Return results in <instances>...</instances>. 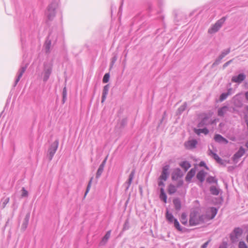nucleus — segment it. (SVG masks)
<instances>
[{
  "mask_svg": "<svg viewBox=\"0 0 248 248\" xmlns=\"http://www.w3.org/2000/svg\"><path fill=\"white\" fill-rule=\"evenodd\" d=\"M58 7V3L53 0L48 6L46 15L48 20L51 21L56 16V9Z\"/></svg>",
  "mask_w": 248,
  "mask_h": 248,
  "instance_id": "nucleus-1",
  "label": "nucleus"
},
{
  "mask_svg": "<svg viewBox=\"0 0 248 248\" xmlns=\"http://www.w3.org/2000/svg\"><path fill=\"white\" fill-rule=\"evenodd\" d=\"M53 65L50 62H44L43 64V81L46 82L52 73Z\"/></svg>",
  "mask_w": 248,
  "mask_h": 248,
  "instance_id": "nucleus-2",
  "label": "nucleus"
},
{
  "mask_svg": "<svg viewBox=\"0 0 248 248\" xmlns=\"http://www.w3.org/2000/svg\"><path fill=\"white\" fill-rule=\"evenodd\" d=\"M227 19V17L223 16L218 20H217L212 27L208 30V33L210 34L214 33L218 31L222 27L224 22Z\"/></svg>",
  "mask_w": 248,
  "mask_h": 248,
  "instance_id": "nucleus-3",
  "label": "nucleus"
},
{
  "mask_svg": "<svg viewBox=\"0 0 248 248\" xmlns=\"http://www.w3.org/2000/svg\"><path fill=\"white\" fill-rule=\"evenodd\" d=\"M58 146L59 140H56L50 145V147H49L47 151V156L49 161L52 159L54 155L58 149Z\"/></svg>",
  "mask_w": 248,
  "mask_h": 248,
  "instance_id": "nucleus-4",
  "label": "nucleus"
},
{
  "mask_svg": "<svg viewBox=\"0 0 248 248\" xmlns=\"http://www.w3.org/2000/svg\"><path fill=\"white\" fill-rule=\"evenodd\" d=\"M243 233V230L239 228H235L233 231L230 233V238L232 243L238 242V238L241 236Z\"/></svg>",
  "mask_w": 248,
  "mask_h": 248,
  "instance_id": "nucleus-5",
  "label": "nucleus"
},
{
  "mask_svg": "<svg viewBox=\"0 0 248 248\" xmlns=\"http://www.w3.org/2000/svg\"><path fill=\"white\" fill-rule=\"evenodd\" d=\"M245 149L242 146H241L238 151L232 157V161L235 163H237L238 162L239 159L245 154Z\"/></svg>",
  "mask_w": 248,
  "mask_h": 248,
  "instance_id": "nucleus-6",
  "label": "nucleus"
},
{
  "mask_svg": "<svg viewBox=\"0 0 248 248\" xmlns=\"http://www.w3.org/2000/svg\"><path fill=\"white\" fill-rule=\"evenodd\" d=\"M197 214L198 213L197 212H194L190 214L189 219V224L190 226H195L199 224Z\"/></svg>",
  "mask_w": 248,
  "mask_h": 248,
  "instance_id": "nucleus-7",
  "label": "nucleus"
},
{
  "mask_svg": "<svg viewBox=\"0 0 248 248\" xmlns=\"http://www.w3.org/2000/svg\"><path fill=\"white\" fill-rule=\"evenodd\" d=\"M213 123V122H211V120L210 119V117L206 115L201 120V121L198 124L197 126L198 127H202L204 126L212 124Z\"/></svg>",
  "mask_w": 248,
  "mask_h": 248,
  "instance_id": "nucleus-8",
  "label": "nucleus"
},
{
  "mask_svg": "<svg viewBox=\"0 0 248 248\" xmlns=\"http://www.w3.org/2000/svg\"><path fill=\"white\" fill-rule=\"evenodd\" d=\"M28 64H26L25 66L21 67V68L19 69L18 72V75L15 81V83L14 85V87H16L17 85V83L19 81L21 78L22 77L23 74L25 72L27 67H28Z\"/></svg>",
  "mask_w": 248,
  "mask_h": 248,
  "instance_id": "nucleus-9",
  "label": "nucleus"
},
{
  "mask_svg": "<svg viewBox=\"0 0 248 248\" xmlns=\"http://www.w3.org/2000/svg\"><path fill=\"white\" fill-rule=\"evenodd\" d=\"M169 165H166L163 167L161 175L159 176V180L166 181L169 175Z\"/></svg>",
  "mask_w": 248,
  "mask_h": 248,
  "instance_id": "nucleus-10",
  "label": "nucleus"
},
{
  "mask_svg": "<svg viewBox=\"0 0 248 248\" xmlns=\"http://www.w3.org/2000/svg\"><path fill=\"white\" fill-rule=\"evenodd\" d=\"M246 76L244 73H241L236 76H233L232 78V82L241 83L245 80Z\"/></svg>",
  "mask_w": 248,
  "mask_h": 248,
  "instance_id": "nucleus-11",
  "label": "nucleus"
},
{
  "mask_svg": "<svg viewBox=\"0 0 248 248\" xmlns=\"http://www.w3.org/2000/svg\"><path fill=\"white\" fill-rule=\"evenodd\" d=\"M198 143L196 140H188L185 143V146L187 149H192L196 148Z\"/></svg>",
  "mask_w": 248,
  "mask_h": 248,
  "instance_id": "nucleus-12",
  "label": "nucleus"
},
{
  "mask_svg": "<svg viewBox=\"0 0 248 248\" xmlns=\"http://www.w3.org/2000/svg\"><path fill=\"white\" fill-rule=\"evenodd\" d=\"M107 159V157H106V158L102 161L101 164L100 165L96 174V179L99 178L101 175L102 173H103Z\"/></svg>",
  "mask_w": 248,
  "mask_h": 248,
  "instance_id": "nucleus-13",
  "label": "nucleus"
},
{
  "mask_svg": "<svg viewBox=\"0 0 248 248\" xmlns=\"http://www.w3.org/2000/svg\"><path fill=\"white\" fill-rule=\"evenodd\" d=\"M51 33H49V35L47 37L45 44L44 45V47L45 49V52L46 54H49L50 52V46L51 45V41L49 39V36H50Z\"/></svg>",
  "mask_w": 248,
  "mask_h": 248,
  "instance_id": "nucleus-14",
  "label": "nucleus"
},
{
  "mask_svg": "<svg viewBox=\"0 0 248 248\" xmlns=\"http://www.w3.org/2000/svg\"><path fill=\"white\" fill-rule=\"evenodd\" d=\"M207 173L203 170H200L197 174L196 178L201 183V186H202V183L205 180V177Z\"/></svg>",
  "mask_w": 248,
  "mask_h": 248,
  "instance_id": "nucleus-15",
  "label": "nucleus"
},
{
  "mask_svg": "<svg viewBox=\"0 0 248 248\" xmlns=\"http://www.w3.org/2000/svg\"><path fill=\"white\" fill-rule=\"evenodd\" d=\"M214 140L218 143H223L224 144L228 143V140L219 134H216L214 137Z\"/></svg>",
  "mask_w": 248,
  "mask_h": 248,
  "instance_id": "nucleus-16",
  "label": "nucleus"
},
{
  "mask_svg": "<svg viewBox=\"0 0 248 248\" xmlns=\"http://www.w3.org/2000/svg\"><path fill=\"white\" fill-rule=\"evenodd\" d=\"M183 173L181 170L179 168L176 169L173 172L172 175V179L173 180H176L179 178H181L183 176Z\"/></svg>",
  "mask_w": 248,
  "mask_h": 248,
  "instance_id": "nucleus-17",
  "label": "nucleus"
},
{
  "mask_svg": "<svg viewBox=\"0 0 248 248\" xmlns=\"http://www.w3.org/2000/svg\"><path fill=\"white\" fill-rule=\"evenodd\" d=\"M196 173V169H191L189 172L187 173L185 178L186 181L187 182H190L192 178L194 176Z\"/></svg>",
  "mask_w": 248,
  "mask_h": 248,
  "instance_id": "nucleus-18",
  "label": "nucleus"
},
{
  "mask_svg": "<svg viewBox=\"0 0 248 248\" xmlns=\"http://www.w3.org/2000/svg\"><path fill=\"white\" fill-rule=\"evenodd\" d=\"M232 88H230L228 89L227 93H222L220 95L219 99V101L220 102H222L223 101L225 100L228 97V96L229 95L232 94Z\"/></svg>",
  "mask_w": 248,
  "mask_h": 248,
  "instance_id": "nucleus-19",
  "label": "nucleus"
},
{
  "mask_svg": "<svg viewBox=\"0 0 248 248\" xmlns=\"http://www.w3.org/2000/svg\"><path fill=\"white\" fill-rule=\"evenodd\" d=\"M30 217V213H28L26 214V215L24 219L22 226H21V229L23 231H25L26 229V228H27V226H28V225L29 223Z\"/></svg>",
  "mask_w": 248,
  "mask_h": 248,
  "instance_id": "nucleus-20",
  "label": "nucleus"
},
{
  "mask_svg": "<svg viewBox=\"0 0 248 248\" xmlns=\"http://www.w3.org/2000/svg\"><path fill=\"white\" fill-rule=\"evenodd\" d=\"M109 88V84L106 85L103 90L102 96V100L101 102L103 103L106 100L107 94H108V90Z\"/></svg>",
  "mask_w": 248,
  "mask_h": 248,
  "instance_id": "nucleus-21",
  "label": "nucleus"
},
{
  "mask_svg": "<svg viewBox=\"0 0 248 248\" xmlns=\"http://www.w3.org/2000/svg\"><path fill=\"white\" fill-rule=\"evenodd\" d=\"M217 209L214 207H212L210 208V215H208V219H213L216 216L217 214Z\"/></svg>",
  "mask_w": 248,
  "mask_h": 248,
  "instance_id": "nucleus-22",
  "label": "nucleus"
},
{
  "mask_svg": "<svg viewBox=\"0 0 248 248\" xmlns=\"http://www.w3.org/2000/svg\"><path fill=\"white\" fill-rule=\"evenodd\" d=\"M110 231H108L105 236L102 238L101 241L100 243V245L101 246H104L106 244L108 239L110 236Z\"/></svg>",
  "mask_w": 248,
  "mask_h": 248,
  "instance_id": "nucleus-23",
  "label": "nucleus"
},
{
  "mask_svg": "<svg viewBox=\"0 0 248 248\" xmlns=\"http://www.w3.org/2000/svg\"><path fill=\"white\" fill-rule=\"evenodd\" d=\"M228 107L227 106H223L218 109L217 115L220 117H223L225 114L228 110Z\"/></svg>",
  "mask_w": 248,
  "mask_h": 248,
  "instance_id": "nucleus-24",
  "label": "nucleus"
},
{
  "mask_svg": "<svg viewBox=\"0 0 248 248\" xmlns=\"http://www.w3.org/2000/svg\"><path fill=\"white\" fill-rule=\"evenodd\" d=\"M173 203L176 210L179 211L181 208V202L178 198H176L173 200Z\"/></svg>",
  "mask_w": 248,
  "mask_h": 248,
  "instance_id": "nucleus-25",
  "label": "nucleus"
},
{
  "mask_svg": "<svg viewBox=\"0 0 248 248\" xmlns=\"http://www.w3.org/2000/svg\"><path fill=\"white\" fill-rule=\"evenodd\" d=\"M194 131L195 132V133L196 134H197L198 135H199L201 133H203L205 135H207L209 133V132L208 129L206 127L203 128L202 129L194 128Z\"/></svg>",
  "mask_w": 248,
  "mask_h": 248,
  "instance_id": "nucleus-26",
  "label": "nucleus"
},
{
  "mask_svg": "<svg viewBox=\"0 0 248 248\" xmlns=\"http://www.w3.org/2000/svg\"><path fill=\"white\" fill-rule=\"evenodd\" d=\"M160 193L159 195L160 199L162 200L165 203L167 202V196L165 192L164 189L163 187H161L160 189Z\"/></svg>",
  "mask_w": 248,
  "mask_h": 248,
  "instance_id": "nucleus-27",
  "label": "nucleus"
},
{
  "mask_svg": "<svg viewBox=\"0 0 248 248\" xmlns=\"http://www.w3.org/2000/svg\"><path fill=\"white\" fill-rule=\"evenodd\" d=\"M135 170H132V171L131 172L130 174L129 175L128 180L127 182V184L128 186L126 188V190L128 189L129 186L131 184V183L132 182V180L133 179V178H134V176L135 175Z\"/></svg>",
  "mask_w": 248,
  "mask_h": 248,
  "instance_id": "nucleus-28",
  "label": "nucleus"
},
{
  "mask_svg": "<svg viewBox=\"0 0 248 248\" xmlns=\"http://www.w3.org/2000/svg\"><path fill=\"white\" fill-rule=\"evenodd\" d=\"M180 166L182 168H183L185 171H187V170L191 167L190 164L186 161L182 162L180 164Z\"/></svg>",
  "mask_w": 248,
  "mask_h": 248,
  "instance_id": "nucleus-29",
  "label": "nucleus"
},
{
  "mask_svg": "<svg viewBox=\"0 0 248 248\" xmlns=\"http://www.w3.org/2000/svg\"><path fill=\"white\" fill-rule=\"evenodd\" d=\"M210 191L212 195L217 196L219 193V189L215 186H211L210 187Z\"/></svg>",
  "mask_w": 248,
  "mask_h": 248,
  "instance_id": "nucleus-30",
  "label": "nucleus"
},
{
  "mask_svg": "<svg viewBox=\"0 0 248 248\" xmlns=\"http://www.w3.org/2000/svg\"><path fill=\"white\" fill-rule=\"evenodd\" d=\"M166 217L167 219L170 223H172L173 221L176 219L174 217L171 213H170L168 211H167L166 214Z\"/></svg>",
  "mask_w": 248,
  "mask_h": 248,
  "instance_id": "nucleus-31",
  "label": "nucleus"
},
{
  "mask_svg": "<svg viewBox=\"0 0 248 248\" xmlns=\"http://www.w3.org/2000/svg\"><path fill=\"white\" fill-rule=\"evenodd\" d=\"M209 220L208 219V215H202L198 217L199 224L204 223L205 221Z\"/></svg>",
  "mask_w": 248,
  "mask_h": 248,
  "instance_id": "nucleus-32",
  "label": "nucleus"
},
{
  "mask_svg": "<svg viewBox=\"0 0 248 248\" xmlns=\"http://www.w3.org/2000/svg\"><path fill=\"white\" fill-rule=\"evenodd\" d=\"M176 190H177V189L174 185H173L172 184H170L169 186L168 192L169 194L172 195V194H174V193L176 192Z\"/></svg>",
  "mask_w": 248,
  "mask_h": 248,
  "instance_id": "nucleus-33",
  "label": "nucleus"
},
{
  "mask_svg": "<svg viewBox=\"0 0 248 248\" xmlns=\"http://www.w3.org/2000/svg\"><path fill=\"white\" fill-rule=\"evenodd\" d=\"M206 182L208 183L212 184V183H217V180L214 177L210 176L206 179Z\"/></svg>",
  "mask_w": 248,
  "mask_h": 248,
  "instance_id": "nucleus-34",
  "label": "nucleus"
},
{
  "mask_svg": "<svg viewBox=\"0 0 248 248\" xmlns=\"http://www.w3.org/2000/svg\"><path fill=\"white\" fill-rule=\"evenodd\" d=\"M187 107V104L186 102H185L182 106H181L177 110V113L180 114L184 111L185 110L186 108Z\"/></svg>",
  "mask_w": 248,
  "mask_h": 248,
  "instance_id": "nucleus-35",
  "label": "nucleus"
},
{
  "mask_svg": "<svg viewBox=\"0 0 248 248\" xmlns=\"http://www.w3.org/2000/svg\"><path fill=\"white\" fill-rule=\"evenodd\" d=\"M213 158L219 164L223 165L224 164L223 160L217 154H214Z\"/></svg>",
  "mask_w": 248,
  "mask_h": 248,
  "instance_id": "nucleus-36",
  "label": "nucleus"
},
{
  "mask_svg": "<svg viewBox=\"0 0 248 248\" xmlns=\"http://www.w3.org/2000/svg\"><path fill=\"white\" fill-rule=\"evenodd\" d=\"M10 198L9 197L6 198H3L1 200V207L2 209H3L6 206V204L9 202Z\"/></svg>",
  "mask_w": 248,
  "mask_h": 248,
  "instance_id": "nucleus-37",
  "label": "nucleus"
},
{
  "mask_svg": "<svg viewBox=\"0 0 248 248\" xmlns=\"http://www.w3.org/2000/svg\"><path fill=\"white\" fill-rule=\"evenodd\" d=\"M67 99V90L66 87L65 86L62 90V103L64 104Z\"/></svg>",
  "mask_w": 248,
  "mask_h": 248,
  "instance_id": "nucleus-38",
  "label": "nucleus"
},
{
  "mask_svg": "<svg viewBox=\"0 0 248 248\" xmlns=\"http://www.w3.org/2000/svg\"><path fill=\"white\" fill-rule=\"evenodd\" d=\"M172 223H173L174 226L177 230H178L179 231H182V228L181 227L179 222L177 219H175Z\"/></svg>",
  "mask_w": 248,
  "mask_h": 248,
  "instance_id": "nucleus-39",
  "label": "nucleus"
},
{
  "mask_svg": "<svg viewBox=\"0 0 248 248\" xmlns=\"http://www.w3.org/2000/svg\"><path fill=\"white\" fill-rule=\"evenodd\" d=\"M93 179V177H92L88 183V184L87 185L86 190V191H85V194L84 196V198H85L86 196L87 195V193H88V192L89 191V190L90 189Z\"/></svg>",
  "mask_w": 248,
  "mask_h": 248,
  "instance_id": "nucleus-40",
  "label": "nucleus"
},
{
  "mask_svg": "<svg viewBox=\"0 0 248 248\" xmlns=\"http://www.w3.org/2000/svg\"><path fill=\"white\" fill-rule=\"evenodd\" d=\"M230 48H228L227 49L224 50L223 51H222L219 56L223 59L225 56L228 55L230 52Z\"/></svg>",
  "mask_w": 248,
  "mask_h": 248,
  "instance_id": "nucleus-41",
  "label": "nucleus"
},
{
  "mask_svg": "<svg viewBox=\"0 0 248 248\" xmlns=\"http://www.w3.org/2000/svg\"><path fill=\"white\" fill-rule=\"evenodd\" d=\"M110 75L108 73H106L103 78V82L104 83H107L109 81Z\"/></svg>",
  "mask_w": 248,
  "mask_h": 248,
  "instance_id": "nucleus-42",
  "label": "nucleus"
},
{
  "mask_svg": "<svg viewBox=\"0 0 248 248\" xmlns=\"http://www.w3.org/2000/svg\"><path fill=\"white\" fill-rule=\"evenodd\" d=\"M222 59V58H221L219 56L218 57L216 60L215 62L212 64V67H214L216 65H217L219 64L221 60Z\"/></svg>",
  "mask_w": 248,
  "mask_h": 248,
  "instance_id": "nucleus-43",
  "label": "nucleus"
},
{
  "mask_svg": "<svg viewBox=\"0 0 248 248\" xmlns=\"http://www.w3.org/2000/svg\"><path fill=\"white\" fill-rule=\"evenodd\" d=\"M127 120L126 118L123 119L120 122V127L124 128L127 124Z\"/></svg>",
  "mask_w": 248,
  "mask_h": 248,
  "instance_id": "nucleus-44",
  "label": "nucleus"
},
{
  "mask_svg": "<svg viewBox=\"0 0 248 248\" xmlns=\"http://www.w3.org/2000/svg\"><path fill=\"white\" fill-rule=\"evenodd\" d=\"M21 191H22L21 197L22 198L27 197L28 196V192L26 190L25 187H23L22 188Z\"/></svg>",
  "mask_w": 248,
  "mask_h": 248,
  "instance_id": "nucleus-45",
  "label": "nucleus"
},
{
  "mask_svg": "<svg viewBox=\"0 0 248 248\" xmlns=\"http://www.w3.org/2000/svg\"><path fill=\"white\" fill-rule=\"evenodd\" d=\"M129 222H128V220H126L124 225L123 230L125 231V230H128L129 229Z\"/></svg>",
  "mask_w": 248,
  "mask_h": 248,
  "instance_id": "nucleus-46",
  "label": "nucleus"
},
{
  "mask_svg": "<svg viewBox=\"0 0 248 248\" xmlns=\"http://www.w3.org/2000/svg\"><path fill=\"white\" fill-rule=\"evenodd\" d=\"M117 57L116 55L114 56L112 58L111 63H110V68H111L113 66V64L117 61Z\"/></svg>",
  "mask_w": 248,
  "mask_h": 248,
  "instance_id": "nucleus-47",
  "label": "nucleus"
},
{
  "mask_svg": "<svg viewBox=\"0 0 248 248\" xmlns=\"http://www.w3.org/2000/svg\"><path fill=\"white\" fill-rule=\"evenodd\" d=\"M239 248H247V246L243 241H241L239 243Z\"/></svg>",
  "mask_w": 248,
  "mask_h": 248,
  "instance_id": "nucleus-48",
  "label": "nucleus"
},
{
  "mask_svg": "<svg viewBox=\"0 0 248 248\" xmlns=\"http://www.w3.org/2000/svg\"><path fill=\"white\" fill-rule=\"evenodd\" d=\"M199 166L200 167H204L207 170H209V168L207 166V165H206L204 161L200 162Z\"/></svg>",
  "mask_w": 248,
  "mask_h": 248,
  "instance_id": "nucleus-49",
  "label": "nucleus"
},
{
  "mask_svg": "<svg viewBox=\"0 0 248 248\" xmlns=\"http://www.w3.org/2000/svg\"><path fill=\"white\" fill-rule=\"evenodd\" d=\"M233 60L232 59L229 61H228L227 62H225L223 65V68H226L227 66H228L230 63H231L232 62Z\"/></svg>",
  "mask_w": 248,
  "mask_h": 248,
  "instance_id": "nucleus-50",
  "label": "nucleus"
},
{
  "mask_svg": "<svg viewBox=\"0 0 248 248\" xmlns=\"http://www.w3.org/2000/svg\"><path fill=\"white\" fill-rule=\"evenodd\" d=\"M183 180H180L178 182L177 184V187H180L183 185Z\"/></svg>",
  "mask_w": 248,
  "mask_h": 248,
  "instance_id": "nucleus-51",
  "label": "nucleus"
},
{
  "mask_svg": "<svg viewBox=\"0 0 248 248\" xmlns=\"http://www.w3.org/2000/svg\"><path fill=\"white\" fill-rule=\"evenodd\" d=\"M227 244L226 242H223L222 244L220 245L219 248H227Z\"/></svg>",
  "mask_w": 248,
  "mask_h": 248,
  "instance_id": "nucleus-52",
  "label": "nucleus"
},
{
  "mask_svg": "<svg viewBox=\"0 0 248 248\" xmlns=\"http://www.w3.org/2000/svg\"><path fill=\"white\" fill-rule=\"evenodd\" d=\"M209 240L207 241V242H206L205 243H204L202 246H201V248H206V247H207L209 243Z\"/></svg>",
  "mask_w": 248,
  "mask_h": 248,
  "instance_id": "nucleus-53",
  "label": "nucleus"
},
{
  "mask_svg": "<svg viewBox=\"0 0 248 248\" xmlns=\"http://www.w3.org/2000/svg\"><path fill=\"white\" fill-rule=\"evenodd\" d=\"M162 180H160V181L158 182V185L159 186H162V187H163L165 186V184Z\"/></svg>",
  "mask_w": 248,
  "mask_h": 248,
  "instance_id": "nucleus-54",
  "label": "nucleus"
},
{
  "mask_svg": "<svg viewBox=\"0 0 248 248\" xmlns=\"http://www.w3.org/2000/svg\"><path fill=\"white\" fill-rule=\"evenodd\" d=\"M166 116V112H164V114H163V117L161 119V120H160V122L159 123V124H158V126H160V124H161V123H162L165 117Z\"/></svg>",
  "mask_w": 248,
  "mask_h": 248,
  "instance_id": "nucleus-55",
  "label": "nucleus"
},
{
  "mask_svg": "<svg viewBox=\"0 0 248 248\" xmlns=\"http://www.w3.org/2000/svg\"><path fill=\"white\" fill-rule=\"evenodd\" d=\"M208 151H209L208 155H212V156H213V155L214 154H216V153H214L212 151V150L210 149H209Z\"/></svg>",
  "mask_w": 248,
  "mask_h": 248,
  "instance_id": "nucleus-56",
  "label": "nucleus"
},
{
  "mask_svg": "<svg viewBox=\"0 0 248 248\" xmlns=\"http://www.w3.org/2000/svg\"><path fill=\"white\" fill-rule=\"evenodd\" d=\"M245 96L246 99L248 101V91L245 93Z\"/></svg>",
  "mask_w": 248,
  "mask_h": 248,
  "instance_id": "nucleus-57",
  "label": "nucleus"
},
{
  "mask_svg": "<svg viewBox=\"0 0 248 248\" xmlns=\"http://www.w3.org/2000/svg\"><path fill=\"white\" fill-rule=\"evenodd\" d=\"M185 217H185V216H184V214H182V219H184V218H185Z\"/></svg>",
  "mask_w": 248,
  "mask_h": 248,
  "instance_id": "nucleus-58",
  "label": "nucleus"
},
{
  "mask_svg": "<svg viewBox=\"0 0 248 248\" xmlns=\"http://www.w3.org/2000/svg\"><path fill=\"white\" fill-rule=\"evenodd\" d=\"M246 240H247V242L248 243V235L247 236Z\"/></svg>",
  "mask_w": 248,
  "mask_h": 248,
  "instance_id": "nucleus-59",
  "label": "nucleus"
},
{
  "mask_svg": "<svg viewBox=\"0 0 248 248\" xmlns=\"http://www.w3.org/2000/svg\"><path fill=\"white\" fill-rule=\"evenodd\" d=\"M186 223V221L182 222V223L184 224H185Z\"/></svg>",
  "mask_w": 248,
  "mask_h": 248,
  "instance_id": "nucleus-60",
  "label": "nucleus"
},
{
  "mask_svg": "<svg viewBox=\"0 0 248 248\" xmlns=\"http://www.w3.org/2000/svg\"><path fill=\"white\" fill-rule=\"evenodd\" d=\"M246 146L247 147H248V143H247V144H246Z\"/></svg>",
  "mask_w": 248,
  "mask_h": 248,
  "instance_id": "nucleus-61",
  "label": "nucleus"
},
{
  "mask_svg": "<svg viewBox=\"0 0 248 248\" xmlns=\"http://www.w3.org/2000/svg\"><path fill=\"white\" fill-rule=\"evenodd\" d=\"M144 248V247H141V248Z\"/></svg>",
  "mask_w": 248,
  "mask_h": 248,
  "instance_id": "nucleus-62",
  "label": "nucleus"
}]
</instances>
